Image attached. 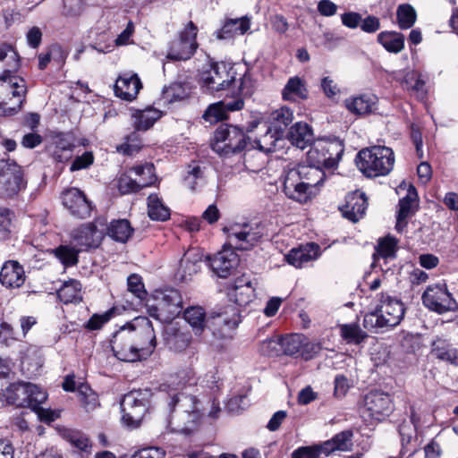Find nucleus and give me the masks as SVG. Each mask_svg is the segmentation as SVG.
<instances>
[{"mask_svg":"<svg viewBox=\"0 0 458 458\" xmlns=\"http://www.w3.org/2000/svg\"><path fill=\"white\" fill-rule=\"evenodd\" d=\"M131 399H123L121 402L122 420L128 427L140 426L147 410L148 403H140L137 407L131 406Z\"/></svg>","mask_w":458,"mask_h":458,"instance_id":"29","label":"nucleus"},{"mask_svg":"<svg viewBox=\"0 0 458 458\" xmlns=\"http://www.w3.org/2000/svg\"><path fill=\"white\" fill-rule=\"evenodd\" d=\"M0 93L7 98L16 99L13 106L6 107L5 102H0V115H12L21 110L27 93V85L23 78L16 75L0 77Z\"/></svg>","mask_w":458,"mask_h":458,"instance_id":"12","label":"nucleus"},{"mask_svg":"<svg viewBox=\"0 0 458 458\" xmlns=\"http://www.w3.org/2000/svg\"><path fill=\"white\" fill-rule=\"evenodd\" d=\"M271 117L276 123L277 129L281 130L282 127H287L293 122V113L289 107L283 106L275 110L271 114Z\"/></svg>","mask_w":458,"mask_h":458,"instance_id":"55","label":"nucleus"},{"mask_svg":"<svg viewBox=\"0 0 458 458\" xmlns=\"http://www.w3.org/2000/svg\"><path fill=\"white\" fill-rule=\"evenodd\" d=\"M21 167L10 159L0 160V198L11 199L26 188Z\"/></svg>","mask_w":458,"mask_h":458,"instance_id":"9","label":"nucleus"},{"mask_svg":"<svg viewBox=\"0 0 458 458\" xmlns=\"http://www.w3.org/2000/svg\"><path fill=\"white\" fill-rule=\"evenodd\" d=\"M182 402L185 411L182 413L185 422L183 426L178 428V431L184 434H190L195 430L199 420V412L198 409V400L192 395L175 394L171 399V404L176 405Z\"/></svg>","mask_w":458,"mask_h":458,"instance_id":"20","label":"nucleus"},{"mask_svg":"<svg viewBox=\"0 0 458 458\" xmlns=\"http://www.w3.org/2000/svg\"><path fill=\"white\" fill-rule=\"evenodd\" d=\"M340 332L342 337L348 344H360L366 337L367 335L364 333L358 324H344L340 327Z\"/></svg>","mask_w":458,"mask_h":458,"instance_id":"51","label":"nucleus"},{"mask_svg":"<svg viewBox=\"0 0 458 458\" xmlns=\"http://www.w3.org/2000/svg\"><path fill=\"white\" fill-rule=\"evenodd\" d=\"M72 243L81 251L90 248H97L102 240V232L92 224H85L72 233Z\"/></svg>","mask_w":458,"mask_h":458,"instance_id":"22","label":"nucleus"},{"mask_svg":"<svg viewBox=\"0 0 458 458\" xmlns=\"http://www.w3.org/2000/svg\"><path fill=\"white\" fill-rule=\"evenodd\" d=\"M308 95L309 91L304 80L298 76L291 77L282 91L283 98L288 101L306 99Z\"/></svg>","mask_w":458,"mask_h":458,"instance_id":"35","label":"nucleus"},{"mask_svg":"<svg viewBox=\"0 0 458 458\" xmlns=\"http://www.w3.org/2000/svg\"><path fill=\"white\" fill-rule=\"evenodd\" d=\"M141 148V140L140 135L134 131L125 138V142L116 147L119 153L131 156Z\"/></svg>","mask_w":458,"mask_h":458,"instance_id":"53","label":"nucleus"},{"mask_svg":"<svg viewBox=\"0 0 458 458\" xmlns=\"http://www.w3.org/2000/svg\"><path fill=\"white\" fill-rule=\"evenodd\" d=\"M377 98L375 95L363 94L346 99L345 105L349 111L357 114H366L376 109Z\"/></svg>","mask_w":458,"mask_h":458,"instance_id":"34","label":"nucleus"},{"mask_svg":"<svg viewBox=\"0 0 458 458\" xmlns=\"http://www.w3.org/2000/svg\"><path fill=\"white\" fill-rule=\"evenodd\" d=\"M128 290L138 299L144 300L147 296V292L142 283L141 277L138 275L132 274L127 279Z\"/></svg>","mask_w":458,"mask_h":458,"instance_id":"56","label":"nucleus"},{"mask_svg":"<svg viewBox=\"0 0 458 458\" xmlns=\"http://www.w3.org/2000/svg\"><path fill=\"white\" fill-rule=\"evenodd\" d=\"M367 207L368 202L365 194L356 191L346 196L345 204L340 210L345 218L357 222L364 216Z\"/></svg>","mask_w":458,"mask_h":458,"instance_id":"24","label":"nucleus"},{"mask_svg":"<svg viewBox=\"0 0 458 458\" xmlns=\"http://www.w3.org/2000/svg\"><path fill=\"white\" fill-rule=\"evenodd\" d=\"M60 434L64 439L79 450L89 452L91 445L89 439L84 433L75 429L63 428L60 430Z\"/></svg>","mask_w":458,"mask_h":458,"instance_id":"44","label":"nucleus"},{"mask_svg":"<svg viewBox=\"0 0 458 458\" xmlns=\"http://www.w3.org/2000/svg\"><path fill=\"white\" fill-rule=\"evenodd\" d=\"M1 397L6 403L36 410L47 398V392L30 382H14L2 391Z\"/></svg>","mask_w":458,"mask_h":458,"instance_id":"5","label":"nucleus"},{"mask_svg":"<svg viewBox=\"0 0 458 458\" xmlns=\"http://www.w3.org/2000/svg\"><path fill=\"white\" fill-rule=\"evenodd\" d=\"M131 233L132 228L126 219L114 221L108 227L109 236L120 242H127Z\"/></svg>","mask_w":458,"mask_h":458,"instance_id":"46","label":"nucleus"},{"mask_svg":"<svg viewBox=\"0 0 458 458\" xmlns=\"http://www.w3.org/2000/svg\"><path fill=\"white\" fill-rule=\"evenodd\" d=\"M237 81L233 67L224 62L214 63L200 74V83L208 92L225 90Z\"/></svg>","mask_w":458,"mask_h":458,"instance_id":"10","label":"nucleus"},{"mask_svg":"<svg viewBox=\"0 0 458 458\" xmlns=\"http://www.w3.org/2000/svg\"><path fill=\"white\" fill-rule=\"evenodd\" d=\"M57 295L64 304L79 302L82 300L81 284L78 280L70 279L63 284Z\"/></svg>","mask_w":458,"mask_h":458,"instance_id":"38","label":"nucleus"},{"mask_svg":"<svg viewBox=\"0 0 458 458\" xmlns=\"http://www.w3.org/2000/svg\"><path fill=\"white\" fill-rule=\"evenodd\" d=\"M19 67L20 58L15 49L8 44L0 45V77L13 75Z\"/></svg>","mask_w":458,"mask_h":458,"instance_id":"30","label":"nucleus"},{"mask_svg":"<svg viewBox=\"0 0 458 458\" xmlns=\"http://www.w3.org/2000/svg\"><path fill=\"white\" fill-rule=\"evenodd\" d=\"M394 411L393 400L387 393L371 391L364 399L363 414L369 419L381 421Z\"/></svg>","mask_w":458,"mask_h":458,"instance_id":"16","label":"nucleus"},{"mask_svg":"<svg viewBox=\"0 0 458 458\" xmlns=\"http://www.w3.org/2000/svg\"><path fill=\"white\" fill-rule=\"evenodd\" d=\"M110 344L114 356L122 361L135 362L142 360L131 336L123 327L113 335Z\"/></svg>","mask_w":458,"mask_h":458,"instance_id":"18","label":"nucleus"},{"mask_svg":"<svg viewBox=\"0 0 458 458\" xmlns=\"http://www.w3.org/2000/svg\"><path fill=\"white\" fill-rule=\"evenodd\" d=\"M372 304L373 310L366 314L363 319V326L369 330L395 327L404 316L403 303L387 293H377Z\"/></svg>","mask_w":458,"mask_h":458,"instance_id":"2","label":"nucleus"},{"mask_svg":"<svg viewBox=\"0 0 458 458\" xmlns=\"http://www.w3.org/2000/svg\"><path fill=\"white\" fill-rule=\"evenodd\" d=\"M239 86H238V94L235 98H242L243 100L246 97H250L254 92L255 82L251 77V75L248 72H245L239 79Z\"/></svg>","mask_w":458,"mask_h":458,"instance_id":"57","label":"nucleus"},{"mask_svg":"<svg viewBox=\"0 0 458 458\" xmlns=\"http://www.w3.org/2000/svg\"><path fill=\"white\" fill-rule=\"evenodd\" d=\"M25 281L23 267L14 260L6 261L0 271V282L6 288H19Z\"/></svg>","mask_w":458,"mask_h":458,"instance_id":"27","label":"nucleus"},{"mask_svg":"<svg viewBox=\"0 0 458 458\" xmlns=\"http://www.w3.org/2000/svg\"><path fill=\"white\" fill-rule=\"evenodd\" d=\"M14 215L7 208H0V241L9 238Z\"/></svg>","mask_w":458,"mask_h":458,"instance_id":"54","label":"nucleus"},{"mask_svg":"<svg viewBox=\"0 0 458 458\" xmlns=\"http://www.w3.org/2000/svg\"><path fill=\"white\" fill-rule=\"evenodd\" d=\"M135 176H141L146 174L147 178H133L131 174H122L118 179L117 188L122 194L137 192L142 188L152 185L156 180L155 168L152 164L136 165L130 170Z\"/></svg>","mask_w":458,"mask_h":458,"instance_id":"14","label":"nucleus"},{"mask_svg":"<svg viewBox=\"0 0 458 458\" xmlns=\"http://www.w3.org/2000/svg\"><path fill=\"white\" fill-rule=\"evenodd\" d=\"M359 169L368 177L386 175L393 169L394 152L391 148L373 146L361 149L356 157Z\"/></svg>","mask_w":458,"mask_h":458,"instance_id":"4","label":"nucleus"},{"mask_svg":"<svg viewBox=\"0 0 458 458\" xmlns=\"http://www.w3.org/2000/svg\"><path fill=\"white\" fill-rule=\"evenodd\" d=\"M250 21L247 17L228 19L223 27L216 32L218 39H229L235 36L243 35L250 30Z\"/></svg>","mask_w":458,"mask_h":458,"instance_id":"31","label":"nucleus"},{"mask_svg":"<svg viewBox=\"0 0 458 458\" xmlns=\"http://www.w3.org/2000/svg\"><path fill=\"white\" fill-rule=\"evenodd\" d=\"M319 246L316 243H308L291 250L285 256V260L295 267H302L306 263L316 259L319 253Z\"/></svg>","mask_w":458,"mask_h":458,"instance_id":"28","label":"nucleus"},{"mask_svg":"<svg viewBox=\"0 0 458 458\" xmlns=\"http://www.w3.org/2000/svg\"><path fill=\"white\" fill-rule=\"evenodd\" d=\"M238 264L237 255L231 250H223L209 259L213 272L221 278L228 277Z\"/></svg>","mask_w":458,"mask_h":458,"instance_id":"26","label":"nucleus"},{"mask_svg":"<svg viewBox=\"0 0 458 458\" xmlns=\"http://www.w3.org/2000/svg\"><path fill=\"white\" fill-rule=\"evenodd\" d=\"M244 106V100L242 98L224 99L211 104L204 112L202 118L209 123H216L227 118L228 112L242 110Z\"/></svg>","mask_w":458,"mask_h":458,"instance_id":"21","label":"nucleus"},{"mask_svg":"<svg viewBox=\"0 0 458 458\" xmlns=\"http://www.w3.org/2000/svg\"><path fill=\"white\" fill-rule=\"evenodd\" d=\"M321 89L327 98H334L340 93V89L330 77H324L321 80Z\"/></svg>","mask_w":458,"mask_h":458,"instance_id":"64","label":"nucleus"},{"mask_svg":"<svg viewBox=\"0 0 458 458\" xmlns=\"http://www.w3.org/2000/svg\"><path fill=\"white\" fill-rule=\"evenodd\" d=\"M227 296L239 306H245L253 300L255 289L250 280L243 276L239 277L228 287Z\"/></svg>","mask_w":458,"mask_h":458,"instance_id":"25","label":"nucleus"},{"mask_svg":"<svg viewBox=\"0 0 458 458\" xmlns=\"http://www.w3.org/2000/svg\"><path fill=\"white\" fill-rule=\"evenodd\" d=\"M133 117L135 119V129L147 131L161 117V112L156 108L148 107L145 110H137Z\"/></svg>","mask_w":458,"mask_h":458,"instance_id":"41","label":"nucleus"},{"mask_svg":"<svg viewBox=\"0 0 458 458\" xmlns=\"http://www.w3.org/2000/svg\"><path fill=\"white\" fill-rule=\"evenodd\" d=\"M352 431L344 430L336 434L330 441L322 445L323 454L328 455L330 453L338 451H349L352 446Z\"/></svg>","mask_w":458,"mask_h":458,"instance_id":"37","label":"nucleus"},{"mask_svg":"<svg viewBox=\"0 0 458 458\" xmlns=\"http://www.w3.org/2000/svg\"><path fill=\"white\" fill-rule=\"evenodd\" d=\"M56 54H60V61H64L67 55V53L59 45H53L49 51L45 55H39L38 56V68L44 70L49 64L52 57H55Z\"/></svg>","mask_w":458,"mask_h":458,"instance_id":"58","label":"nucleus"},{"mask_svg":"<svg viewBox=\"0 0 458 458\" xmlns=\"http://www.w3.org/2000/svg\"><path fill=\"white\" fill-rule=\"evenodd\" d=\"M148 214L152 220L165 221L170 216V210L157 194H150L148 198Z\"/></svg>","mask_w":458,"mask_h":458,"instance_id":"43","label":"nucleus"},{"mask_svg":"<svg viewBox=\"0 0 458 458\" xmlns=\"http://www.w3.org/2000/svg\"><path fill=\"white\" fill-rule=\"evenodd\" d=\"M323 454L322 445L303 446L292 454V458H320Z\"/></svg>","mask_w":458,"mask_h":458,"instance_id":"60","label":"nucleus"},{"mask_svg":"<svg viewBox=\"0 0 458 458\" xmlns=\"http://www.w3.org/2000/svg\"><path fill=\"white\" fill-rule=\"evenodd\" d=\"M202 178V170L199 165H190L187 175L184 178L185 183L191 189L195 190L196 181Z\"/></svg>","mask_w":458,"mask_h":458,"instance_id":"62","label":"nucleus"},{"mask_svg":"<svg viewBox=\"0 0 458 458\" xmlns=\"http://www.w3.org/2000/svg\"><path fill=\"white\" fill-rule=\"evenodd\" d=\"M265 163V157L259 152V150L252 147L248 148H246L243 154V165L246 170L252 173H258L264 167Z\"/></svg>","mask_w":458,"mask_h":458,"instance_id":"47","label":"nucleus"},{"mask_svg":"<svg viewBox=\"0 0 458 458\" xmlns=\"http://www.w3.org/2000/svg\"><path fill=\"white\" fill-rule=\"evenodd\" d=\"M94 161V156L91 152L86 151L81 156L75 157L70 167L71 172L79 171L89 167Z\"/></svg>","mask_w":458,"mask_h":458,"instance_id":"61","label":"nucleus"},{"mask_svg":"<svg viewBox=\"0 0 458 458\" xmlns=\"http://www.w3.org/2000/svg\"><path fill=\"white\" fill-rule=\"evenodd\" d=\"M112 311H106L104 314H93L85 324V328L89 331L100 329L106 322L109 321Z\"/></svg>","mask_w":458,"mask_h":458,"instance_id":"59","label":"nucleus"},{"mask_svg":"<svg viewBox=\"0 0 458 458\" xmlns=\"http://www.w3.org/2000/svg\"><path fill=\"white\" fill-rule=\"evenodd\" d=\"M431 354L438 360L458 366V349L445 340L437 339L432 344Z\"/></svg>","mask_w":458,"mask_h":458,"instance_id":"36","label":"nucleus"},{"mask_svg":"<svg viewBox=\"0 0 458 458\" xmlns=\"http://www.w3.org/2000/svg\"><path fill=\"white\" fill-rule=\"evenodd\" d=\"M197 34V26L191 21H189L180 31L178 38L171 41L166 58L174 61L191 59L199 47L196 40Z\"/></svg>","mask_w":458,"mask_h":458,"instance_id":"11","label":"nucleus"},{"mask_svg":"<svg viewBox=\"0 0 458 458\" xmlns=\"http://www.w3.org/2000/svg\"><path fill=\"white\" fill-rule=\"evenodd\" d=\"M423 304L437 313L454 310L457 303L445 284L428 286L422 295Z\"/></svg>","mask_w":458,"mask_h":458,"instance_id":"15","label":"nucleus"},{"mask_svg":"<svg viewBox=\"0 0 458 458\" xmlns=\"http://www.w3.org/2000/svg\"><path fill=\"white\" fill-rule=\"evenodd\" d=\"M344 153V146L339 141H321L315 144L308 152V159L311 163L309 166L321 169L335 167Z\"/></svg>","mask_w":458,"mask_h":458,"instance_id":"13","label":"nucleus"},{"mask_svg":"<svg viewBox=\"0 0 458 458\" xmlns=\"http://www.w3.org/2000/svg\"><path fill=\"white\" fill-rule=\"evenodd\" d=\"M81 250L77 247L60 245L53 250L55 256L64 267H72L78 263V254Z\"/></svg>","mask_w":458,"mask_h":458,"instance_id":"49","label":"nucleus"},{"mask_svg":"<svg viewBox=\"0 0 458 458\" xmlns=\"http://www.w3.org/2000/svg\"><path fill=\"white\" fill-rule=\"evenodd\" d=\"M63 203L70 210L72 216L81 219L90 216L92 211L91 203L81 190L71 188L63 193Z\"/></svg>","mask_w":458,"mask_h":458,"instance_id":"19","label":"nucleus"},{"mask_svg":"<svg viewBox=\"0 0 458 458\" xmlns=\"http://www.w3.org/2000/svg\"><path fill=\"white\" fill-rule=\"evenodd\" d=\"M276 131L277 129L272 130L268 128L266 133L260 138L256 139L253 142L249 140V145L265 154L275 151L276 143L280 140Z\"/></svg>","mask_w":458,"mask_h":458,"instance_id":"42","label":"nucleus"},{"mask_svg":"<svg viewBox=\"0 0 458 458\" xmlns=\"http://www.w3.org/2000/svg\"><path fill=\"white\" fill-rule=\"evenodd\" d=\"M288 139L293 146L304 149L313 141L312 129L305 123H296L290 128Z\"/></svg>","mask_w":458,"mask_h":458,"instance_id":"32","label":"nucleus"},{"mask_svg":"<svg viewBox=\"0 0 458 458\" xmlns=\"http://www.w3.org/2000/svg\"><path fill=\"white\" fill-rule=\"evenodd\" d=\"M202 256L197 252L187 251L180 261L178 273L181 279L187 281L201 268Z\"/></svg>","mask_w":458,"mask_h":458,"instance_id":"33","label":"nucleus"},{"mask_svg":"<svg viewBox=\"0 0 458 458\" xmlns=\"http://www.w3.org/2000/svg\"><path fill=\"white\" fill-rule=\"evenodd\" d=\"M397 244L398 241L391 235L379 239L376 247V252L373 254L374 263L377 262L380 259L384 260L394 259Z\"/></svg>","mask_w":458,"mask_h":458,"instance_id":"40","label":"nucleus"},{"mask_svg":"<svg viewBox=\"0 0 458 458\" xmlns=\"http://www.w3.org/2000/svg\"><path fill=\"white\" fill-rule=\"evenodd\" d=\"M418 199L417 191L414 186L410 185L406 196L399 201V210L397 215L401 218H408L412 214V208L416 205Z\"/></svg>","mask_w":458,"mask_h":458,"instance_id":"50","label":"nucleus"},{"mask_svg":"<svg viewBox=\"0 0 458 458\" xmlns=\"http://www.w3.org/2000/svg\"><path fill=\"white\" fill-rule=\"evenodd\" d=\"M396 18L399 28L401 30H408L411 28L416 21V11L408 4H400L397 7Z\"/></svg>","mask_w":458,"mask_h":458,"instance_id":"48","label":"nucleus"},{"mask_svg":"<svg viewBox=\"0 0 458 458\" xmlns=\"http://www.w3.org/2000/svg\"><path fill=\"white\" fill-rule=\"evenodd\" d=\"M278 345L281 346L284 354L288 356L299 354L306 360L312 359L318 350V345L310 343L305 335L301 334L281 337L278 340Z\"/></svg>","mask_w":458,"mask_h":458,"instance_id":"17","label":"nucleus"},{"mask_svg":"<svg viewBox=\"0 0 458 458\" xmlns=\"http://www.w3.org/2000/svg\"><path fill=\"white\" fill-rule=\"evenodd\" d=\"M324 179L325 173L322 169L299 165L285 172L283 191L287 198L296 202L307 203Z\"/></svg>","mask_w":458,"mask_h":458,"instance_id":"1","label":"nucleus"},{"mask_svg":"<svg viewBox=\"0 0 458 458\" xmlns=\"http://www.w3.org/2000/svg\"><path fill=\"white\" fill-rule=\"evenodd\" d=\"M133 341L142 360H146L157 347V338L151 321L146 317H137L123 327Z\"/></svg>","mask_w":458,"mask_h":458,"instance_id":"7","label":"nucleus"},{"mask_svg":"<svg viewBox=\"0 0 458 458\" xmlns=\"http://www.w3.org/2000/svg\"><path fill=\"white\" fill-rule=\"evenodd\" d=\"M165 452L158 447H148L139 450L131 458H165Z\"/></svg>","mask_w":458,"mask_h":458,"instance_id":"63","label":"nucleus"},{"mask_svg":"<svg viewBox=\"0 0 458 458\" xmlns=\"http://www.w3.org/2000/svg\"><path fill=\"white\" fill-rule=\"evenodd\" d=\"M377 42L388 52L398 54L404 48V36L396 31H382Z\"/></svg>","mask_w":458,"mask_h":458,"instance_id":"39","label":"nucleus"},{"mask_svg":"<svg viewBox=\"0 0 458 458\" xmlns=\"http://www.w3.org/2000/svg\"><path fill=\"white\" fill-rule=\"evenodd\" d=\"M77 391L80 402L86 411H90L97 408L98 405V395L88 385L81 384Z\"/></svg>","mask_w":458,"mask_h":458,"instance_id":"52","label":"nucleus"},{"mask_svg":"<svg viewBox=\"0 0 458 458\" xmlns=\"http://www.w3.org/2000/svg\"><path fill=\"white\" fill-rule=\"evenodd\" d=\"M141 88L142 83L137 74L124 73L116 80L114 90L116 97L132 101Z\"/></svg>","mask_w":458,"mask_h":458,"instance_id":"23","label":"nucleus"},{"mask_svg":"<svg viewBox=\"0 0 458 458\" xmlns=\"http://www.w3.org/2000/svg\"><path fill=\"white\" fill-rule=\"evenodd\" d=\"M225 230L229 243L242 250L253 248L267 235L266 225L262 222L235 225Z\"/></svg>","mask_w":458,"mask_h":458,"instance_id":"8","label":"nucleus"},{"mask_svg":"<svg viewBox=\"0 0 458 458\" xmlns=\"http://www.w3.org/2000/svg\"><path fill=\"white\" fill-rule=\"evenodd\" d=\"M184 318L196 335H199L206 327V313L201 307H190L184 311Z\"/></svg>","mask_w":458,"mask_h":458,"instance_id":"45","label":"nucleus"},{"mask_svg":"<svg viewBox=\"0 0 458 458\" xmlns=\"http://www.w3.org/2000/svg\"><path fill=\"white\" fill-rule=\"evenodd\" d=\"M148 314L164 323L178 317L182 309V296L174 288L156 291L147 302Z\"/></svg>","mask_w":458,"mask_h":458,"instance_id":"3","label":"nucleus"},{"mask_svg":"<svg viewBox=\"0 0 458 458\" xmlns=\"http://www.w3.org/2000/svg\"><path fill=\"white\" fill-rule=\"evenodd\" d=\"M250 138L237 126L222 124L214 133L211 147L219 156L229 157L242 153L249 146Z\"/></svg>","mask_w":458,"mask_h":458,"instance_id":"6","label":"nucleus"}]
</instances>
